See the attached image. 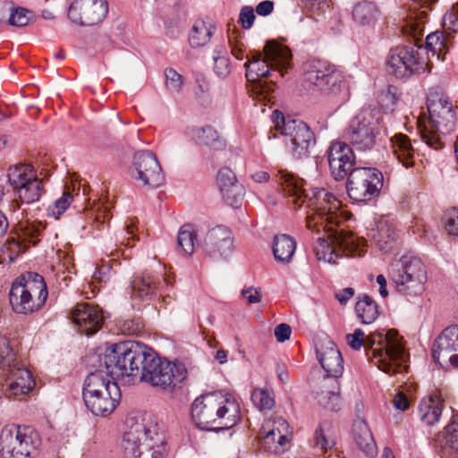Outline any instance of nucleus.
<instances>
[{"label": "nucleus", "mask_w": 458, "mask_h": 458, "mask_svg": "<svg viewBox=\"0 0 458 458\" xmlns=\"http://www.w3.org/2000/svg\"><path fill=\"white\" fill-rule=\"evenodd\" d=\"M445 445L458 452V414L452 416L450 423L445 428Z\"/></svg>", "instance_id": "obj_53"}, {"label": "nucleus", "mask_w": 458, "mask_h": 458, "mask_svg": "<svg viewBox=\"0 0 458 458\" xmlns=\"http://www.w3.org/2000/svg\"><path fill=\"white\" fill-rule=\"evenodd\" d=\"M355 312L361 323L371 324L378 316V309L376 302L367 294L358 297L355 305Z\"/></svg>", "instance_id": "obj_42"}, {"label": "nucleus", "mask_w": 458, "mask_h": 458, "mask_svg": "<svg viewBox=\"0 0 458 458\" xmlns=\"http://www.w3.org/2000/svg\"><path fill=\"white\" fill-rule=\"evenodd\" d=\"M197 233L193 225L190 224L183 225L177 234L178 251L186 256H191L194 252Z\"/></svg>", "instance_id": "obj_43"}, {"label": "nucleus", "mask_w": 458, "mask_h": 458, "mask_svg": "<svg viewBox=\"0 0 458 458\" xmlns=\"http://www.w3.org/2000/svg\"><path fill=\"white\" fill-rule=\"evenodd\" d=\"M149 432L146 447L150 453L151 458H165L166 454L165 442L163 432H161L157 422L152 419V422L148 424Z\"/></svg>", "instance_id": "obj_37"}, {"label": "nucleus", "mask_w": 458, "mask_h": 458, "mask_svg": "<svg viewBox=\"0 0 458 458\" xmlns=\"http://www.w3.org/2000/svg\"><path fill=\"white\" fill-rule=\"evenodd\" d=\"M131 176L144 185L151 187H157L164 181L162 169L157 157L148 150L135 153Z\"/></svg>", "instance_id": "obj_21"}, {"label": "nucleus", "mask_w": 458, "mask_h": 458, "mask_svg": "<svg viewBox=\"0 0 458 458\" xmlns=\"http://www.w3.org/2000/svg\"><path fill=\"white\" fill-rule=\"evenodd\" d=\"M149 349L140 342H120L106 347L103 362L113 377L131 385L139 381Z\"/></svg>", "instance_id": "obj_4"}, {"label": "nucleus", "mask_w": 458, "mask_h": 458, "mask_svg": "<svg viewBox=\"0 0 458 458\" xmlns=\"http://www.w3.org/2000/svg\"><path fill=\"white\" fill-rule=\"evenodd\" d=\"M442 410L443 400L438 394L434 393L420 401L418 413L424 424L432 426L439 420Z\"/></svg>", "instance_id": "obj_34"}, {"label": "nucleus", "mask_w": 458, "mask_h": 458, "mask_svg": "<svg viewBox=\"0 0 458 458\" xmlns=\"http://www.w3.org/2000/svg\"><path fill=\"white\" fill-rule=\"evenodd\" d=\"M444 27L445 31L450 30L455 31L458 30V17L454 13L445 14L444 16Z\"/></svg>", "instance_id": "obj_64"}, {"label": "nucleus", "mask_w": 458, "mask_h": 458, "mask_svg": "<svg viewBox=\"0 0 458 458\" xmlns=\"http://www.w3.org/2000/svg\"><path fill=\"white\" fill-rule=\"evenodd\" d=\"M116 377H113L108 370H96L88 375L84 381L82 395L91 396L99 394L100 392L109 391L111 386H118L114 381Z\"/></svg>", "instance_id": "obj_30"}, {"label": "nucleus", "mask_w": 458, "mask_h": 458, "mask_svg": "<svg viewBox=\"0 0 458 458\" xmlns=\"http://www.w3.org/2000/svg\"><path fill=\"white\" fill-rule=\"evenodd\" d=\"M323 235L318 236L313 247V251L318 260L334 264L341 257L340 251L347 256L364 255V240L355 237L349 233H331V230H323Z\"/></svg>", "instance_id": "obj_8"}, {"label": "nucleus", "mask_w": 458, "mask_h": 458, "mask_svg": "<svg viewBox=\"0 0 458 458\" xmlns=\"http://www.w3.org/2000/svg\"><path fill=\"white\" fill-rule=\"evenodd\" d=\"M273 115L276 119V126L281 133L289 138V148L291 155L295 159H303L310 157L316 145L314 132L301 121H285L284 115L276 110Z\"/></svg>", "instance_id": "obj_13"}, {"label": "nucleus", "mask_w": 458, "mask_h": 458, "mask_svg": "<svg viewBox=\"0 0 458 458\" xmlns=\"http://www.w3.org/2000/svg\"><path fill=\"white\" fill-rule=\"evenodd\" d=\"M141 369L139 381L163 390L174 388L185 379L187 374L182 363L161 359L152 348Z\"/></svg>", "instance_id": "obj_7"}, {"label": "nucleus", "mask_w": 458, "mask_h": 458, "mask_svg": "<svg viewBox=\"0 0 458 458\" xmlns=\"http://www.w3.org/2000/svg\"><path fill=\"white\" fill-rule=\"evenodd\" d=\"M292 58L291 51L285 46L276 42H267L264 47V55L259 53L244 64L246 78L250 81L268 77L271 71H278L283 75Z\"/></svg>", "instance_id": "obj_10"}, {"label": "nucleus", "mask_w": 458, "mask_h": 458, "mask_svg": "<svg viewBox=\"0 0 458 458\" xmlns=\"http://www.w3.org/2000/svg\"><path fill=\"white\" fill-rule=\"evenodd\" d=\"M40 444L38 433L31 427L7 426L0 435V447L4 448L5 454H12L15 445H19L15 458H31Z\"/></svg>", "instance_id": "obj_16"}, {"label": "nucleus", "mask_w": 458, "mask_h": 458, "mask_svg": "<svg viewBox=\"0 0 458 458\" xmlns=\"http://www.w3.org/2000/svg\"><path fill=\"white\" fill-rule=\"evenodd\" d=\"M23 251L22 245L14 239L8 240L0 250V263L12 264Z\"/></svg>", "instance_id": "obj_47"}, {"label": "nucleus", "mask_w": 458, "mask_h": 458, "mask_svg": "<svg viewBox=\"0 0 458 458\" xmlns=\"http://www.w3.org/2000/svg\"><path fill=\"white\" fill-rule=\"evenodd\" d=\"M254 10L250 6H243L240 12L239 21L243 29H250L255 21Z\"/></svg>", "instance_id": "obj_58"}, {"label": "nucleus", "mask_w": 458, "mask_h": 458, "mask_svg": "<svg viewBox=\"0 0 458 458\" xmlns=\"http://www.w3.org/2000/svg\"><path fill=\"white\" fill-rule=\"evenodd\" d=\"M330 0H305V6L310 11H322L329 6Z\"/></svg>", "instance_id": "obj_61"}, {"label": "nucleus", "mask_w": 458, "mask_h": 458, "mask_svg": "<svg viewBox=\"0 0 458 458\" xmlns=\"http://www.w3.org/2000/svg\"><path fill=\"white\" fill-rule=\"evenodd\" d=\"M296 249L295 240L287 234L276 235L274 238L273 253L278 261L288 262L293 258Z\"/></svg>", "instance_id": "obj_41"}, {"label": "nucleus", "mask_w": 458, "mask_h": 458, "mask_svg": "<svg viewBox=\"0 0 458 458\" xmlns=\"http://www.w3.org/2000/svg\"><path fill=\"white\" fill-rule=\"evenodd\" d=\"M273 10L274 2L270 0L262 1L256 6V12L260 16H267L273 12Z\"/></svg>", "instance_id": "obj_62"}, {"label": "nucleus", "mask_w": 458, "mask_h": 458, "mask_svg": "<svg viewBox=\"0 0 458 458\" xmlns=\"http://www.w3.org/2000/svg\"><path fill=\"white\" fill-rule=\"evenodd\" d=\"M191 417L201 429H229L240 420V406L228 393H208L194 400L191 405Z\"/></svg>", "instance_id": "obj_3"}, {"label": "nucleus", "mask_w": 458, "mask_h": 458, "mask_svg": "<svg viewBox=\"0 0 458 458\" xmlns=\"http://www.w3.org/2000/svg\"><path fill=\"white\" fill-rule=\"evenodd\" d=\"M381 120L382 114L379 110L363 109L352 119L344 130L343 134L344 142L356 151H370L376 145Z\"/></svg>", "instance_id": "obj_9"}, {"label": "nucleus", "mask_w": 458, "mask_h": 458, "mask_svg": "<svg viewBox=\"0 0 458 458\" xmlns=\"http://www.w3.org/2000/svg\"><path fill=\"white\" fill-rule=\"evenodd\" d=\"M317 399L320 405L330 411H338L342 404L340 396V385L337 379L325 378L321 390L317 393Z\"/></svg>", "instance_id": "obj_33"}, {"label": "nucleus", "mask_w": 458, "mask_h": 458, "mask_svg": "<svg viewBox=\"0 0 458 458\" xmlns=\"http://www.w3.org/2000/svg\"><path fill=\"white\" fill-rule=\"evenodd\" d=\"M391 149L394 158L405 168H410L414 164L416 150L408 136L395 134L391 138Z\"/></svg>", "instance_id": "obj_31"}, {"label": "nucleus", "mask_w": 458, "mask_h": 458, "mask_svg": "<svg viewBox=\"0 0 458 458\" xmlns=\"http://www.w3.org/2000/svg\"><path fill=\"white\" fill-rule=\"evenodd\" d=\"M214 72L220 78H226L231 72V63L225 46H216L213 51Z\"/></svg>", "instance_id": "obj_45"}, {"label": "nucleus", "mask_w": 458, "mask_h": 458, "mask_svg": "<svg viewBox=\"0 0 458 458\" xmlns=\"http://www.w3.org/2000/svg\"><path fill=\"white\" fill-rule=\"evenodd\" d=\"M150 415L144 416L140 420L131 424L127 431L123 433L120 449L123 458H140L142 447L146 445L148 435L152 422Z\"/></svg>", "instance_id": "obj_19"}, {"label": "nucleus", "mask_w": 458, "mask_h": 458, "mask_svg": "<svg viewBox=\"0 0 458 458\" xmlns=\"http://www.w3.org/2000/svg\"><path fill=\"white\" fill-rule=\"evenodd\" d=\"M20 363L16 360L15 352L10 346L8 339L4 336L0 337V366L4 371Z\"/></svg>", "instance_id": "obj_48"}, {"label": "nucleus", "mask_w": 458, "mask_h": 458, "mask_svg": "<svg viewBox=\"0 0 458 458\" xmlns=\"http://www.w3.org/2000/svg\"><path fill=\"white\" fill-rule=\"evenodd\" d=\"M186 135L190 140L198 145H206L210 148L221 145L217 131L211 126L188 128Z\"/></svg>", "instance_id": "obj_39"}, {"label": "nucleus", "mask_w": 458, "mask_h": 458, "mask_svg": "<svg viewBox=\"0 0 458 458\" xmlns=\"http://www.w3.org/2000/svg\"><path fill=\"white\" fill-rule=\"evenodd\" d=\"M292 329L289 325L282 323L275 328V336L279 343H284L291 336Z\"/></svg>", "instance_id": "obj_60"}, {"label": "nucleus", "mask_w": 458, "mask_h": 458, "mask_svg": "<svg viewBox=\"0 0 458 458\" xmlns=\"http://www.w3.org/2000/svg\"><path fill=\"white\" fill-rule=\"evenodd\" d=\"M107 13L106 0H75L69 7L68 17L82 26H92L102 21Z\"/></svg>", "instance_id": "obj_18"}, {"label": "nucleus", "mask_w": 458, "mask_h": 458, "mask_svg": "<svg viewBox=\"0 0 458 458\" xmlns=\"http://www.w3.org/2000/svg\"><path fill=\"white\" fill-rule=\"evenodd\" d=\"M131 294L133 300L148 301L159 290L158 284L150 275H137L131 281Z\"/></svg>", "instance_id": "obj_32"}, {"label": "nucleus", "mask_w": 458, "mask_h": 458, "mask_svg": "<svg viewBox=\"0 0 458 458\" xmlns=\"http://www.w3.org/2000/svg\"><path fill=\"white\" fill-rule=\"evenodd\" d=\"M372 238L380 250H392L396 241V232L393 224L386 219L379 220L373 230Z\"/></svg>", "instance_id": "obj_36"}, {"label": "nucleus", "mask_w": 458, "mask_h": 458, "mask_svg": "<svg viewBox=\"0 0 458 458\" xmlns=\"http://www.w3.org/2000/svg\"><path fill=\"white\" fill-rule=\"evenodd\" d=\"M73 323L81 333L91 335L98 332L104 321L102 310L92 303H78L72 312Z\"/></svg>", "instance_id": "obj_23"}, {"label": "nucleus", "mask_w": 458, "mask_h": 458, "mask_svg": "<svg viewBox=\"0 0 458 458\" xmlns=\"http://www.w3.org/2000/svg\"><path fill=\"white\" fill-rule=\"evenodd\" d=\"M329 171L335 181L344 180L356 169L355 156L350 145L344 141H334L327 150Z\"/></svg>", "instance_id": "obj_20"}, {"label": "nucleus", "mask_w": 458, "mask_h": 458, "mask_svg": "<svg viewBox=\"0 0 458 458\" xmlns=\"http://www.w3.org/2000/svg\"><path fill=\"white\" fill-rule=\"evenodd\" d=\"M251 400L255 406L259 410H270L275 404L274 398L266 389L256 388L251 394Z\"/></svg>", "instance_id": "obj_52"}, {"label": "nucleus", "mask_w": 458, "mask_h": 458, "mask_svg": "<svg viewBox=\"0 0 458 458\" xmlns=\"http://www.w3.org/2000/svg\"><path fill=\"white\" fill-rule=\"evenodd\" d=\"M379 7L371 1L363 0L356 3L352 11V18L356 26L373 30L381 20Z\"/></svg>", "instance_id": "obj_29"}, {"label": "nucleus", "mask_w": 458, "mask_h": 458, "mask_svg": "<svg viewBox=\"0 0 458 458\" xmlns=\"http://www.w3.org/2000/svg\"><path fill=\"white\" fill-rule=\"evenodd\" d=\"M288 422L279 417L274 420L273 428L268 429L263 437V445L267 452L283 453L289 444Z\"/></svg>", "instance_id": "obj_28"}, {"label": "nucleus", "mask_w": 458, "mask_h": 458, "mask_svg": "<svg viewBox=\"0 0 458 458\" xmlns=\"http://www.w3.org/2000/svg\"><path fill=\"white\" fill-rule=\"evenodd\" d=\"M451 44V36L446 31H435L428 34L426 38L427 48L434 54H437L438 57L448 51Z\"/></svg>", "instance_id": "obj_44"}, {"label": "nucleus", "mask_w": 458, "mask_h": 458, "mask_svg": "<svg viewBox=\"0 0 458 458\" xmlns=\"http://www.w3.org/2000/svg\"><path fill=\"white\" fill-rule=\"evenodd\" d=\"M225 202L233 207L237 208L241 205L244 196V188L238 182H233L230 187L226 188L225 184H222V191L220 192Z\"/></svg>", "instance_id": "obj_46"}, {"label": "nucleus", "mask_w": 458, "mask_h": 458, "mask_svg": "<svg viewBox=\"0 0 458 458\" xmlns=\"http://www.w3.org/2000/svg\"><path fill=\"white\" fill-rule=\"evenodd\" d=\"M303 81L325 94H338L344 88V76L327 60L312 59L302 64Z\"/></svg>", "instance_id": "obj_11"}, {"label": "nucleus", "mask_w": 458, "mask_h": 458, "mask_svg": "<svg viewBox=\"0 0 458 458\" xmlns=\"http://www.w3.org/2000/svg\"><path fill=\"white\" fill-rule=\"evenodd\" d=\"M394 406L400 411H405L409 408V401L405 394L397 393L393 399Z\"/></svg>", "instance_id": "obj_63"}, {"label": "nucleus", "mask_w": 458, "mask_h": 458, "mask_svg": "<svg viewBox=\"0 0 458 458\" xmlns=\"http://www.w3.org/2000/svg\"><path fill=\"white\" fill-rule=\"evenodd\" d=\"M313 448L327 452L332 449L335 444V431L328 422H322L318 425L313 435Z\"/></svg>", "instance_id": "obj_40"}, {"label": "nucleus", "mask_w": 458, "mask_h": 458, "mask_svg": "<svg viewBox=\"0 0 458 458\" xmlns=\"http://www.w3.org/2000/svg\"><path fill=\"white\" fill-rule=\"evenodd\" d=\"M276 178L287 195L296 197L294 204L301 206L307 201L308 206L315 211V214L307 216L306 225L310 231L319 233V227L331 230L332 225L337 224L336 212L340 203L331 192L324 188H312L307 191L303 189V181L285 169H279Z\"/></svg>", "instance_id": "obj_1"}, {"label": "nucleus", "mask_w": 458, "mask_h": 458, "mask_svg": "<svg viewBox=\"0 0 458 458\" xmlns=\"http://www.w3.org/2000/svg\"><path fill=\"white\" fill-rule=\"evenodd\" d=\"M237 177L229 167H222L216 175V182L219 191H222V184H225L226 188L230 187L233 182H236Z\"/></svg>", "instance_id": "obj_56"}, {"label": "nucleus", "mask_w": 458, "mask_h": 458, "mask_svg": "<svg viewBox=\"0 0 458 458\" xmlns=\"http://www.w3.org/2000/svg\"><path fill=\"white\" fill-rule=\"evenodd\" d=\"M353 438L358 447L367 455L374 456L377 448L370 429L364 420L353 423Z\"/></svg>", "instance_id": "obj_35"}, {"label": "nucleus", "mask_w": 458, "mask_h": 458, "mask_svg": "<svg viewBox=\"0 0 458 458\" xmlns=\"http://www.w3.org/2000/svg\"><path fill=\"white\" fill-rule=\"evenodd\" d=\"M214 30L215 27L210 22L196 21L188 36L191 47L199 48L206 46L210 41Z\"/></svg>", "instance_id": "obj_38"}, {"label": "nucleus", "mask_w": 458, "mask_h": 458, "mask_svg": "<svg viewBox=\"0 0 458 458\" xmlns=\"http://www.w3.org/2000/svg\"><path fill=\"white\" fill-rule=\"evenodd\" d=\"M417 45L398 46L390 49L386 59L387 72L397 79L424 72L427 63Z\"/></svg>", "instance_id": "obj_12"}, {"label": "nucleus", "mask_w": 458, "mask_h": 458, "mask_svg": "<svg viewBox=\"0 0 458 458\" xmlns=\"http://www.w3.org/2000/svg\"><path fill=\"white\" fill-rule=\"evenodd\" d=\"M28 13L29 11L25 8H13L8 20L9 24L16 27L26 26L30 21Z\"/></svg>", "instance_id": "obj_55"}, {"label": "nucleus", "mask_w": 458, "mask_h": 458, "mask_svg": "<svg viewBox=\"0 0 458 458\" xmlns=\"http://www.w3.org/2000/svg\"><path fill=\"white\" fill-rule=\"evenodd\" d=\"M73 196L70 192H64L54 203L48 206L47 212L49 216L58 219L72 202Z\"/></svg>", "instance_id": "obj_50"}, {"label": "nucleus", "mask_w": 458, "mask_h": 458, "mask_svg": "<svg viewBox=\"0 0 458 458\" xmlns=\"http://www.w3.org/2000/svg\"><path fill=\"white\" fill-rule=\"evenodd\" d=\"M47 288L42 276L29 272L12 284L9 301L18 314H30L38 310L47 299Z\"/></svg>", "instance_id": "obj_6"}, {"label": "nucleus", "mask_w": 458, "mask_h": 458, "mask_svg": "<svg viewBox=\"0 0 458 458\" xmlns=\"http://www.w3.org/2000/svg\"><path fill=\"white\" fill-rule=\"evenodd\" d=\"M8 182L19 196L27 204L39 200L44 193L42 180L30 164H18L9 169Z\"/></svg>", "instance_id": "obj_17"}, {"label": "nucleus", "mask_w": 458, "mask_h": 458, "mask_svg": "<svg viewBox=\"0 0 458 458\" xmlns=\"http://www.w3.org/2000/svg\"><path fill=\"white\" fill-rule=\"evenodd\" d=\"M432 355L440 363L448 360L454 368H458V326H450L437 338Z\"/></svg>", "instance_id": "obj_22"}, {"label": "nucleus", "mask_w": 458, "mask_h": 458, "mask_svg": "<svg viewBox=\"0 0 458 458\" xmlns=\"http://www.w3.org/2000/svg\"><path fill=\"white\" fill-rule=\"evenodd\" d=\"M383 174L374 167H356L346 181L348 196L357 202H367L379 195Z\"/></svg>", "instance_id": "obj_15"}, {"label": "nucleus", "mask_w": 458, "mask_h": 458, "mask_svg": "<svg viewBox=\"0 0 458 458\" xmlns=\"http://www.w3.org/2000/svg\"><path fill=\"white\" fill-rule=\"evenodd\" d=\"M242 295L247 299L249 304H255L261 301L262 293L260 288L249 287L242 290Z\"/></svg>", "instance_id": "obj_59"}, {"label": "nucleus", "mask_w": 458, "mask_h": 458, "mask_svg": "<svg viewBox=\"0 0 458 458\" xmlns=\"http://www.w3.org/2000/svg\"><path fill=\"white\" fill-rule=\"evenodd\" d=\"M397 99V89L394 86H388L378 95V103L385 113L394 110Z\"/></svg>", "instance_id": "obj_51"}, {"label": "nucleus", "mask_w": 458, "mask_h": 458, "mask_svg": "<svg viewBox=\"0 0 458 458\" xmlns=\"http://www.w3.org/2000/svg\"><path fill=\"white\" fill-rule=\"evenodd\" d=\"M346 340L354 351L364 346L368 359L384 372L395 374L402 371L406 354L395 330L375 331L365 338L364 332L356 328L346 335Z\"/></svg>", "instance_id": "obj_2"}, {"label": "nucleus", "mask_w": 458, "mask_h": 458, "mask_svg": "<svg viewBox=\"0 0 458 458\" xmlns=\"http://www.w3.org/2000/svg\"><path fill=\"white\" fill-rule=\"evenodd\" d=\"M121 399V391L118 386H111L109 391L100 392L89 400L83 395V401L89 411L96 416L106 417L111 414L116 408Z\"/></svg>", "instance_id": "obj_26"}, {"label": "nucleus", "mask_w": 458, "mask_h": 458, "mask_svg": "<svg viewBox=\"0 0 458 458\" xmlns=\"http://www.w3.org/2000/svg\"><path fill=\"white\" fill-rule=\"evenodd\" d=\"M391 278L399 293L416 296L424 291L427 274L420 259L403 256L393 270Z\"/></svg>", "instance_id": "obj_14"}, {"label": "nucleus", "mask_w": 458, "mask_h": 458, "mask_svg": "<svg viewBox=\"0 0 458 458\" xmlns=\"http://www.w3.org/2000/svg\"><path fill=\"white\" fill-rule=\"evenodd\" d=\"M204 250L214 259L228 256L233 250V238L230 230L223 225L209 230L204 240Z\"/></svg>", "instance_id": "obj_24"}, {"label": "nucleus", "mask_w": 458, "mask_h": 458, "mask_svg": "<svg viewBox=\"0 0 458 458\" xmlns=\"http://www.w3.org/2000/svg\"><path fill=\"white\" fill-rule=\"evenodd\" d=\"M165 89L171 95H178L181 93L183 86V77L178 73L174 68H166L165 70Z\"/></svg>", "instance_id": "obj_49"}, {"label": "nucleus", "mask_w": 458, "mask_h": 458, "mask_svg": "<svg viewBox=\"0 0 458 458\" xmlns=\"http://www.w3.org/2000/svg\"><path fill=\"white\" fill-rule=\"evenodd\" d=\"M196 89L194 91L196 99L202 106H208L211 102L209 95V84L204 77L196 78Z\"/></svg>", "instance_id": "obj_54"}, {"label": "nucleus", "mask_w": 458, "mask_h": 458, "mask_svg": "<svg viewBox=\"0 0 458 458\" xmlns=\"http://www.w3.org/2000/svg\"><path fill=\"white\" fill-rule=\"evenodd\" d=\"M4 374L5 386L12 395L17 397L26 395L35 386L31 372L21 364L7 369Z\"/></svg>", "instance_id": "obj_25"}, {"label": "nucleus", "mask_w": 458, "mask_h": 458, "mask_svg": "<svg viewBox=\"0 0 458 458\" xmlns=\"http://www.w3.org/2000/svg\"><path fill=\"white\" fill-rule=\"evenodd\" d=\"M317 356L321 367L327 372V378L337 379L344 372V360L340 351L332 341L316 348Z\"/></svg>", "instance_id": "obj_27"}, {"label": "nucleus", "mask_w": 458, "mask_h": 458, "mask_svg": "<svg viewBox=\"0 0 458 458\" xmlns=\"http://www.w3.org/2000/svg\"><path fill=\"white\" fill-rule=\"evenodd\" d=\"M429 121L420 123L422 140L429 147L438 149L443 146V136L453 131L456 125V114L453 103L445 96L428 98Z\"/></svg>", "instance_id": "obj_5"}, {"label": "nucleus", "mask_w": 458, "mask_h": 458, "mask_svg": "<svg viewBox=\"0 0 458 458\" xmlns=\"http://www.w3.org/2000/svg\"><path fill=\"white\" fill-rule=\"evenodd\" d=\"M445 229L449 234L458 237V208H454L445 213Z\"/></svg>", "instance_id": "obj_57"}]
</instances>
